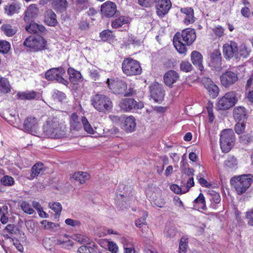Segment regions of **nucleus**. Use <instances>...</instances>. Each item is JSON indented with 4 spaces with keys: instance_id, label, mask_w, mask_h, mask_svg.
Returning <instances> with one entry per match:
<instances>
[{
    "instance_id": "nucleus-1",
    "label": "nucleus",
    "mask_w": 253,
    "mask_h": 253,
    "mask_svg": "<svg viewBox=\"0 0 253 253\" xmlns=\"http://www.w3.org/2000/svg\"><path fill=\"white\" fill-rule=\"evenodd\" d=\"M196 39L194 29L187 28L181 33L177 32L173 39L174 47L180 54H185L187 51V45H191Z\"/></svg>"
},
{
    "instance_id": "nucleus-2",
    "label": "nucleus",
    "mask_w": 253,
    "mask_h": 253,
    "mask_svg": "<svg viewBox=\"0 0 253 253\" xmlns=\"http://www.w3.org/2000/svg\"><path fill=\"white\" fill-rule=\"evenodd\" d=\"M65 128L57 118H48L43 126V132L47 137L60 138L65 135Z\"/></svg>"
},
{
    "instance_id": "nucleus-3",
    "label": "nucleus",
    "mask_w": 253,
    "mask_h": 253,
    "mask_svg": "<svg viewBox=\"0 0 253 253\" xmlns=\"http://www.w3.org/2000/svg\"><path fill=\"white\" fill-rule=\"evenodd\" d=\"M23 45L29 48L30 51L38 52L48 49V43L45 39L40 36H29L23 42Z\"/></svg>"
},
{
    "instance_id": "nucleus-4",
    "label": "nucleus",
    "mask_w": 253,
    "mask_h": 253,
    "mask_svg": "<svg viewBox=\"0 0 253 253\" xmlns=\"http://www.w3.org/2000/svg\"><path fill=\"white\" fill-rule=\"evenodd\" d=\"M91 103L97 111L106 113L112 108V103L110 98L102 94H96L91 97Z\"/></svg>"
},
{
    "instance_id": "nucleus-5",
    "label": "nucleus",
    "mask_w": 253,
    "mask_h": 253,
    "mask_svg": "<svg viewBox=\"0 0 253 253\" xmlns=\"http://www.w3.org/2000/svg\"><path fill=\"white\" fill-rule=\"evenodd\" d=\"M122 68L123 73L129 76L138 75L142 72L139 62L131 58L124 59L122 64Z\"/></svg>"
},
{
    "instance_id": "nucleus-6",
    "label": "nucleus",
    "mask_w": 253,
    "mask_h": 253,
    "mask_svg": "<svg viewBox=\"0 0 253 253\" xmlns=\"http://www.w3.org/2000/svg\"><path fill=\"white\" fill-rule=\"evenodd\" d=\"M234 140L235 135L232 129L222 130L220 138V145L222 152H228L233 146Z\"/></svg>"
},
{
    "instance_id": "nucleus-7",
    "label": "nucleus",
    "mask_w": 253,
    "mask_h": 253,
    "mask_svg": "<svg viewBox=\"0 0 253 253\" xmlns=\"http://www.w3.org/2000/svg\"><path fill=\"white\" fill-rule=\"evenodd\" d=\"M252 182V178L246 175H243L234 179L232 178L230 180L231 184L234 186L238 195L245 193Z\"/></svg>"
},
{
    "instance_id": "nucleus-8",
    "label": "nucleus",
    "mask_w": 253,
    "mask_h": 253,
    "mask_svg": "<svg viewBox=\"0 0 253 253\" xmlns=\"http://www.w3.org/2000/svg\"><path fill=\"white\" fill-rule=\"evenodd\" d=\"M238 98L235 92H228L220 98L217 104V108L220 110H226L233 107L237 103Z\"/></svg>"
},
{
    "instance_id": "nucleus-9",
    "label": "nucleus",
    "mask_w": 253,
    "mask_h": 253,
    "mask_svg": "<svg viewBox=\"0 0 253 253\" xmlns=\"http://www.w3.org/2000/svg\"><path fill=\"white\" fill-rule=\"evenodd\" d=\"M65 73V70L62 67L53 68L46 71L45 78L48 81L56 80L60 83L66 84L68 82L63 76Z\"/></svg>"
},
{
    "instance_id": "nucleus-10",
    "label": "nucleus",
    "mask_w": 253,
    "mask_h": 253,
    "mask_svg": "<svg viewBox=\"0 0 253 253\" xmlns=\"http://www.w3.org/2000/svg\"><path fill=\"white\" fill-rule=\"evenodd\" d=\"M151 97L155 102L160 103L164 98L165 90L162 85L158 83H154L149 86Z\"/></svg>"
},
{
    "instance_id": "nucleus-11",
    "label": "nucleus",
    "mask_w": 253,
    "mask_h": 253,
    "mask_svg": "<svg viewBox=\"0 0 253 253\" xmlns=\"http://www.w3.org/2000/svg\"><path fill=\"white\" fill-rule=\"evenodd\" d=\"M120 106L125 111H129L133 109H142L144 104L142 102H137L132 98H125L120 102Z\"/></svg>"
},
{
    "instance_id": "nucleus-12",
    "label": "nucleus",
    "mask_w": 253,
    "mask_h": 253,
    "mask_svg": "<svg viewBox=\"0 0 253 253\" xmlns=\"http://www.w3.org/2000/svg\"><path fill=\"white\" fill-rule=\"evenodd\" d=\"M221 84L225 87H229L238 80L237 74L232 71H226L220 77Z\"/></svg>"
},
{
    "instance_id": "nucleus-13",
    "label": "nucleus",
    "mask_w": 253,
    "mask_h": 253,
    "mask_svg": "<svg viewBox=\"0 0 253 253\" xmlns=\"http://www.w3.org/2000/svg\"><path fill=\"white\" fill-rule=\"evenodd\" d=\"M101 12L106 17H112L118 14L116 4L111 1H107L101 5Z\"/></svg>"
},
{
    "instance_id": "nucleus-14",
    "label": "nucleus",
    "mask_w": 253,
    "mask_h": 253,
    "mask_svg": "<svg viewBox=\"0 0 253 253\" xmlns=\"http://www.w3.org/2000/svg\"><path fill=\"white\" fill-rule=\"evenodd\" d=\"M107 84L109 88L115 93L124 95L127 86L125 82L119 80L110 81L108 79Z\"/></svg>"
},
{
    "instance_id": "nucleus-15",
    "label": "nucleus",
    "mask_w": 253,
    "mask_h": 253,
    "mask_svg": "<svg viewBox=\"0 0 253 253\" xmlns=\"http://www.w3.org/2000/svg\"><path fill=\"white\" fill-rule=\"evenodd\" d=\"M157 13L159 16L163 17L169 11L171 7L169 0H155Z\"/></svg>"
},
{
    "instance_id": "nucleus-16",
    "label": "nucleus",
    "mask_w": 253,
    "mask_h": 253,
    "mask_svg": "<svg viewBox=\"0 0 253 253\" xmlns=\"http://www.w3.org/2000/svg\"><path fill=\"white\" fill-rule=\"evenodd\" d=\"M179 75L174 70H169L166 72L164 76L165 84L170 87H172L173 84L179 80Z\"/></svg>"
},
{
    "instance_id": "nucleus-17",
    "label": "nucleus",
    "mask_w": 253,
    "mask_h": 253,
    "mask_svg": "<svg viewBox=\"0 0 253 253\" xmlns=\"http://www.w3.org/2000/svg\"><path fill=\"white\" fill-rule=\"evenodd\" d=\"M38 123L35 117H28L24 121L23 130L29 133L35 132L37 128Z\"/></svg>"
},
{
    "instance_id": "nucleus-18",
    "label": "nucleus",
    "mask_w": 253,
    "mask_h": 253,
    "mask_svg": "<svg viewBox=\"0 0 253 253\" xmlns=\"http://www.w3.org/2000/svg\"><path fill=\"white\" fill-rule=\"evenodd\" d=\"M38 11L36 4H31L25 12L24 21L26 23H31L37 17Z\"/></svg>"
},
{
    "instance_id": "nucleus-19",
    "label": "nucleus",
    "mask_w": 253,
    "mask_h": 253,
    "mask_svg": "<svg viewBox=\"0 0 253 253\" xmlns=\"http://www.w3.org/2000/svg\"><path fill=\"white\" fill-rule=\"evenodd\" d=\"M237 51V43L234 42H230L224 44L223 46V55L226 58H231L234 56L235 57Z\"/></svg>"
},
{
    "instance_id": "nucleus-20",
    "label": "nucleus",
    "mask_w": 253,
    "mask_h": 253,
    "mask_svg": "<svg viewBox=\"0 0 253 253\" xmlns=\"http://www.w3.org/2000/svg\"><path fill=\"white\" fill-rule=\"evenodd\" d=\"M70 129L72 130L79 131L82 128V118L76 113H72L70 117Z\"/></svg>"
},
{
    "instance_id": "nucleus-21",
    "label": "nucleus",
    "mask_w": 253,
    "mask_h": 253,
    "mask_svg": "<svg viewBox=\"0 0 253 253\" xmlns=\"http://www.w3.org/2000/svg\"><path fill=\"white\" fill-rule=\"evenodd\" d=\"M233 116L236 121L245 122L247 119V111L244 107H236L233 110Z\"/></svg>"
},
{
    "instance_id": "nucleus-22",
    "label": "nucleus",
    "mask_w": 253,
    "mask_h": 253,
    "mask_svg": "<svg viewBox=\"0 0 253 253\" xmlns=\"http://www.w3.org/2000/svg\"><path fill=\"white\" fill-rule=\"evenodd\" d=\"M191 60L194 66H197L201 72L204 71L203 66V56L199 51L194 50L191 54Z\"/></svg>"
},
{
    "instance_id": "nucleus-23",
    "label": "nucleus",
    "mask_w": 253,
    "mask_h": 253,
    "mask_svg": "<svg viewBox=\"0 0 253 253\" xmlns=\"http://www.w3.org/2000/svg\"><path fill=\"white\" fill-rule=\"evenodd\" d=\"M17 98L20 100H32L40 98V93L34 90H26L23 92H19L16 95Z\"/></svg>"
},
{
    "instance_id": "nucleus-24",
    "label": "nucleus",
    "mask_w": 253,
    "mask_h": 253,
    "mask_svg": "<svg viewBox=\"0 0 253 253\" xmlns=\"http://www.w3.org/2000/svg\"><path fill=\"white\" fill-rule=\"evenodd\" d=\"M54 243L55 245H60L62 248L67 249H69L73 245V241L70 240L66 235L56 239Z\"/></svg>"
},
{
    "instance_id": "nucleus-25",
    "label": "nucleus",
    "mask_w": 253,
    "mask_h": 253,
    "mask_svg": "<svg viewBox=\"0 0 253 253\" xmlns=\"http://www.w3.org/2000/svg\"><path fill=\"white\" fill-rule=\"evenodd\" d=\"M136 127L135 119L132 116L127 117L124 122L123 128L126 131L131 132L135 130Z\"/></svg>"
},
{
    "instance_id": "nucleus-26",
    "label": "nucleus",
    "mask_w": 253,
    "mask_h": 253,
    "mask_svg": "<svg viewBox=\"0 0 253 253\" xmlns=\"http://www.w3.org/2000/svg\"><path fill=\"white\" fill-rule=\"evenodd\" d=\"M72 178L75 181H78L80 184H83L90 178V175L86 172L78 171L75 172Z\"/></svg>"
},
{
    "instance_id": "nucleus-27",
    "label": "nucleus",
    "mask_w": 253,
    "mask_h": 253,
    "mask_svg": "<svg viewBox=\"0 0 253 253\" xmlns=\"http://www.w3.org/2000/svg\"><path fill=\"white\" fill-rule=\"evenodd\" d=\"M20 8L18 3L13 2L11 3H8L4 7V12L7 15L11 16L14 13H18Z\"/></svg>"
},
{
    "instance_id": "nucleus-28",
    "label": "nucleus",
    "mask_w": 253,
    "mask_h": 253,
    "mask_svg": "<svg viewBox=\"0 0 253 253\" xmlns=\"http://www.w3.org/2000/svg\"><path fill=\"white\" fill-rule=\"evenodd\" d=\"M70 81L74 84H77L82 79V75L80 72L75 70L72 68L68 70Z\"/></svg>"
},
{
    "instance_id": "nucleus-29",
    "label": "nucleus",
    "mask_w": 253,
    "mask_h": 253,
    "mask_svg": "<svg viewBox=\"0 0 253 253\" xmlns=\"http://www.w3.org/2000/svg\"><path fill=\"white\" fill-rule=\"evenodd\" d=\"M44 20L45 22L50 26H54L57 23L56 15L51 10H48L46 11Z\"/></svg>"
},
{
    "instance_id": "nucleus-30",
    "label": "nucleus",
    "mask_w": 253,
    "mask_h": 253,
    "mask_svg": "<svg viewBox=\"0 0 253 253\" xmlns=\"http://www.w3.org/2000/svg\"><path fill=\"white\" fill-rule=\"evenodd\" d=\"M43 165L41 163H37L34 165L31 169V174L29 179L32 180L35 177L38 176L41 173L43 172Z\"/></svg>"
},
{
    "instance_id": "nucleus-31",
    "label": "nucleus",
    "mask_w": 253,
    "mask_h": 253,
    "mask_svg": "<svg viewBox=\"0 0 253 253\" xmlns=\"http://www.w3.org/2000/svg\"><path fill=\"white\" fill-rule=\"evenodd\" d=\"M25 29L28 32L34 34H37L39 32L42 33L45 30L44 26L36 23H31L29 26L25 27Z\"/></svg>"
},
{
    "instance_id": "nucleus-32",
    "label": "nucleus",
    "mask_w": 253,
    "mask_h": 253,
    "mask_svg": "<svg viewBox=\"0 0 253 253\" xmlns=\"http://www.w3.org/2000/svg\"><path fill=\"white\" fill-rule=\"evenodd\" d=\"M1 31L7 37H12L14 35L17 31V28L9 24H3L1 28Z\"/></svg>"
},
{
    "instance_id": "nucleus-33",
    "label": "nucleus",
    "mask_w": 253,
    "mask_h": 253,
    "mask_svg": "<svg viewBox=\"0 0 253 253\" xmlns=\"http://www.w3.org/2000/svg\"><path fill=\"white\" fill-rule=\"evenodd\" d=\"M11 91V86L7 79L0 78V94L7 93Z\"/></svg>"
},
{
    "instance_id": "nucleus-34",
    "label": "nucleus",
    "mask_w": 253,
    "mask_h": 253,
    "mask_svg": "<svg viewBox=\"0 0 253 253\" xmlns=\"http://www.w3.org/2000/svg\"><path fill=\"white\" fill-rule=\"evenodd\" d=\"M52 6L55 9L61 12L66 10L68 2L66 0H53Z\"/></svg>"
},
{
    "instance_id": "nucleus-35",
    "label": "nucleus",
    "mask_w": 253,
    "mask_h": 253,
    "mask_svg": "<svg viewBox=\"0 0 253 253\" xmlns=\"http://www.w3.org/2000/svg\"><path fill=\"white\" fill-rule=\"evenodd\" d=\"M249 54V52L247 47L245 45H242L238 47L237 46V51H236V58H240L241 57L247 58Z\"/></svg>"
},
{
    "instance_id": "nucleus-36",
    "label": "nucleus",
    "mask_w": 253,
    "mask_h": 253,
    "mask_svg": "<svg viewBox=\"0 0 253 253\" xmlns=\"http://www.w3.org/2000/svg\"><path fill=\"white\" fill-rule=\"evenodd\" d=\"M3 232L7 233L5 235L7 238H11L13 235L17 233L18 228L14 224H9L5 227Z\"/></svg>"
},
{
    "instance_id": "nucleus-37",
    "label": "nucleus",
    "mask_w": 253,
    "mask_h": 253,
    "mask_svg": "<svg viewBox=\"0 0 253 253\" xmlns=\"http://www.w3.org/2000/svg\"><path fill=\"white\" fill-rule=\"evenodd\" d=\"M129 22V18L126 16H120L113 22L112 26L114 28L121 27L125 24Z\"/></svg>"
},
{
    "instance_id": "nucleus-38",
    "label": "nucleus",
    "mask_w": 253,
    "mask_h": 253,
    "mask_svg": "<svg viewBox=\"0 0 253 253\" xmlns=\"http://www.w3.org/2000/svg\"><path fill=\"white\" fill-rule=\"evenodd\" d=\"M177 233V230L173 226L167 225L165 227V234L167 238H172Z\"/></svg>"
},
{
    "instance_id": "nucleus-39",
    "label": "nucleus",
    "mask_w": 253,
    "mask_h": 253,
    "mask_svg": "<svg viewBox=\"0 0 253 253\" xmlns=\"http://www.w3.org/2000/svg\"><path fill=\"white\" fill-rule=\"evenodd\" d=\"M1 183L6 186H11L14 184L15 181L14 178L9 175H4L0 180Z\"/></svg>"
},
{
    "instance_id": "nucleus-40",
    "label": "nucleus",
    "mask_w": 253,
    "mask_h": 253,
    "mask_svg": "<svg viewBox=\"0 0 253 253\" xmlns=\"http://www.w3.org/2000/svg\"><path fill=\"white\" fill-rule=\"evenodd\" d=\"M82 122L84 130L88 133L93 134L94 130L85 117H82Z\"/></svg>"
},
{
    "instance_id": "nucleus-41",
    "label": "nucleus",
    "mask_w": 253,
    "mask_h": 253,
    "mask_svg": "<svg viewBox=\"0 0 253 253\" xmlns=\"http://www.w3.org/2000/svg\"><path fill=\"white\" fill-rule=\"evenodd\" d=\"M209 93L210 96L213 98L217 96L219 93V89L218 86L215 84H211V86L207 89Z\"/></svg>"
},
{
    "instance_id": "nucleus-42",
    "label": "nucleus",
    "mask_w": 253,
    "mask_h": 253,
    "mask_svg": "<svg viewBox=\"0 0 253 253\" xmlns=\"http://www.w3.org/2000/svg\"><path fill=\"white\" fill-rule=\"evenodd\" d=\"M180 68L182 71L187 73L192 71L193 66L189 61H182L180 64Z\"/></svg>"
},
{
    "instance_id": "nucleus-43",
    "label": "nucleus",
    "mask_w": 253,
    "mask_h": 253,
    "mask_svg": "<svg viewBox=\"0 0 253 253\" xmlns=\"http://www.w3.org/2000/svg\"><path fill=\"white\" fill-rule=\"evenodd\" d=\"M22 210L27 213L32 214L34 212V210L31 207L30 205L27 202H22L20 205Z\"/></svg>"
},
{
    "instance_id": "nucleus-44",
    "label": "nucleus",
    "mask_w": 253,
    "mask_h": 253,
    "mask_svg": "<svg viewBox=\"0 0 253 253\" xmlns=\"http://www.w3.org/2000/svg\"><path fill=\"white\" fill-rule=\"evenodd\" d=\"M10 49L9 43L6 41H0V52L7 53Z\"/></svg>"
},
{
    "instance_id": "nucleus-45",
    "label": "nucleus",
    "mask_w": 253,
    "mask_h": 253,
    "mask_svg": "<svg viewBox=\"0 0 253 253\" xmlns=\"http://www.w3.org/2000/svg\"><path fill=\"white\" fill-rule=\"evenodd\" d=\"M74 2L77 8L80 10L86 9L89 6L88 0H75Z\"/></svg>"
},
{
    "instance_id": "nucleus-46",
    "label": "nucleus",
    "mask_w": 253,
    "mask_h": 253,
    "mask_svg": "<svg viewBox=\"0 0 253 253\" xmlns=\"http://www.w3.org/2000/svg\"><path fill=\"white\" fill-rule=\"evenodd\" d=\"M208 194L211 197L210 200L215 204H218L220 202V196L218 193L213 190H209Z\"/></svg>"
},
{
    "instance_id": "nucleus-47",
    "label": "nucleus",
    "mask_w": 253,
    "mask_h": 253,
    "mask_svg": "<svg viewBox=\"0 0 253 253\" xmlns=\"http://www.w3.org/2000/svg\"><path fill=\"white\" fill-rule=\"evenodd\" d=\"M224 165L229 168H234L237 165V160L234 156L230 157L225 161Z\"/></svg>"
},
{
    "instance_id": "nucleus-48",
    "label": "nucleus",
    "mask_w": 253,
    "mask_h": 253,
    "mask_svg": "<svg viewBox=\"0 0 253 253\" xmlns=\"http://www.w3.org/2000/svg\"><path fill=\"white\" fill-rule=\"evenodd\" d=\"M148 216L147 212L145 211L143 213V215L140 218L135 221V225L138 228H141L144 225L146 224V219Z\"/></svg>"
},
{
    "instance_id": "nucleus-49",
    "label": "nucleus",
    "mask_w": 253,
    "mask_h": 253,
    "mask_svg": "<svg viewBox=\"0 0 253 253\" xmlns=\"http://www.w3.org/2000/svg\"><path fill=\"white\" fill-rule=\"evenodd\" d=\"M49 208L55 212L56 214L59 215L62 211V208L61 205L59 203H49Z\"/></svg>"
},
{
    "instance_id": "nucleus-50",
    "label": "nucleus",
    "mask_w": 253,
    "mask_h": 253,
    "mask_svg": "<svg viewBox=\"0 0 253 253\" xmlns=\"http://www.w3.org/2000/svg\"><path fill=\"white\" fill-rule=\"evenodd\" d=\"M78 253H97L96 251L90 247L82 246L78 250Z\"/></svg>"
},
{
    "instance_id": "nucleus-51",
    "label": "nucleus",
    "mask_w": 253,
    "mask_h": 253,
    "mask_svg": "<svg viewBox=\"0 0 253 253\" xmlns=\"http://www.w3.org/2000/svg\"><path fill=\"white\" fill-rule=\"evenodd\" d=\"M237 123L234 127V129L236 133L240 134L244 132L245 129V122Z\"/></svg>"
},
{
    "instance_id": "nucleus-52",
    "label": "nucleus",
    "mask_w": 253,
    "mask_h": 253,
    "mask_svg": "<svg viewBox=\"0 0 253 253\" xmlns=\"http://www.w3.org/2000/svg\"><path fill=\"white\" fill-rule=\"evenodd\" d=\"M107 247L108 250L112 253H117L118 251V247L114 242H108Z\"/></svg>"
},
{
    "instance_id": "nucleus-53",
    "label": "nucleus",
    "mask_w": 253,
    "mask_h": 253,
    "mask_svg": "<svg viewBox=\"0 0 253 253\" xmlns=\"http://www.w3.org/2000/svg\"><path fill=\"white\" fill-rule=\"evenodd\" d=\"M53 96L54 99H57L60 102L64 101L66 98V95L65 93L58 90L54 92Z\"/></svg>"
},
{
    "instance_id": "nucleus-54",
    "label": "nucleus",
    "mask_w": 253,
    "mask_h": 253,
    "mask_svg": "<svg viewBox=\"0 0 253 253\" xmlns=\"http://www.w3.org/2000/svg\"><path fill=\"white\" fill-rule=\"evenodd\" d=\"M155 0H138V3L142 6L148 7L152 5Z\"/></svg>"
},
{
    "instance_id": "nucleus-55",
    "label": "nucleus",
    "mask_w": 253,
    "mask_h": 253,
    "mask_svg": "<svg viewBox=\"0 0 253 253\" xmlns=\"http://www.w3.org/2000/svg\"><path fill=\"white\" fill-rule=\"evenodd\" d=\"M207 109L208 113V115H209V121L210 122H212L214 119V116L213 115V113L212 104H209L208 106L207 107Z\"/></svg>"
},
{
    "instance_id": "nucleus-56",
    "label": "nucleus",
    "mask_w": 253,
    "mask_h": 253,
    "mask_svg": "<svg viewBox=\"0 0 253 253\" xmlns=\"http://www.w3.org/2000/svg\"><path fill=\"white\" fill-rule=\"evenodd\" d=\"M202 83L203 84L204 87L207 89L209 88L211 84H213V83L211 81V79L207 77H204L202 79Z\"/></svg>"
},
{
    "instance_id": "nucleus-57",
    "label": "nucleus",
    "mask_w": 253,
    "mask_h": 253,
    "mask_svg": "<svg viewBox=\"0 0 253 253\" xmlns=\"http://www.w3.org/2000/svg\"><path fill=\"white\" fill-rule=\"evenodd\" d=\"M194 179L193 177H191L189 178L188 181L186 183V186L185 187V189H183V193H186L188 192L190 188L194 186Z\"/></svg>"
},
{
    "instance_id": "nucleus-58",
    "label": "nucleus",
    "mask_w": 253,
    "mask_h": 253,
    "mask_svg": "<svg viewBox=\"0 0 253 253\" xmlns=\"http://www.w3.org/2000/svg\"><path fill=\"white\" fill-rule=\"evenodd\" d=\"M111 33L107 30H104L100 33V37L104 41H107L111 36Z\"/></svg>"
},
{
    "instance_id": "nucleus-59",
    "label": "nucleus",
    "mask_w": 253,
    "mask_h": 253,
    "mask_svg": "<svg viewBox=\"0 0 253 253\" xmlns=\"http://www.w3.org/2000/svg\"><path fill=\"white\" fill-rule=\"evenodd\" d=\"M211 66L213 67L216 71H220L221 69V59L218 62V60L211 61Z\"/></svg>"
},
{
    "instance_id": "nucleus-60",
    "label": "nucleus",
    "mask_w": 253,
    "mask_h": 253,
    "mask_svg": "<svg viewBox=\"0 0 253 253\" xmlns=\"http://www.w3.org/2000/svg\"><path fill=\"white\" fill-rule=\"evenodd\" d=\"M170 188L171 191H173L176 194H183V190L176 184H172L170 186Z\"/></svg>"
},
{
    "instance_id": "nucleus-61",
    "label": "nucleus",
    "mask_w": 253,
    "mask_h": 253,
    "mask_svg": "<svg viewBox=\"0 0 253 253\" xmlns=\"http://www.w3.org/2000/svg\"><path fill=\"white\" fill-rule=\"evenodd\" d=\"M195 21V17L194 16V13L189 15H185L184 17V22L186 24L192 23Z\"/></svg>"
},
{
    "instance_id": "nucleus-62",
    "label": "nucleus",
    "mask_w": 253,
    "mask_h": 253,
    "mask_svg": "<svg viewBox=\"0 0 253 253\" xmlns=\"http://www.w3.org/2000/svg\"><path fill=\"white\" fill-rule=\"evenodd\" d=\"M211 61L218 60V62L221 59L220 53L217 50L214 51L211 56Z\"/></svg>"
},
{
    "instance_id": "nucleus-63",
    "label": "nucleus",
    "mask_w": 253,
    "mask_h": 253,
    "mask_svg": "<svg viewBox=\"0 0 253 253\" xmlns=\"http://www.w3.org/2000/svg\"><path fill=\"white\" fill-rule=\"evenodd\" d=\"M90 76L91 78L96 81V80L98 79L100 75L99 73V72L98 70L96 69H91L90 71Z\"/></svg>"
},
{
    "instance_id": "nucleus-64",
    "label": "nucleus",
    "mask_w": 253,
    "mask_h": 253,
    "mask_svg": "<svg viewBox=\"0 0 253 253\" xmlns=\"http://www.w3.org/2000/svg\"><path fill=\"white\" fill-rule=\"evenodd\" d=\"M246 216L248 219V224L251 226L253 225V209L251 211L247 212Z\"/></svg>"
}]
</instances>
